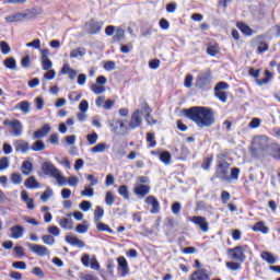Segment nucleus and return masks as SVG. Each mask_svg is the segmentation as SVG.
<instances>
[{
	"label": "nucleus",
	"mask_w": 280,
	"mask_h": 280,
	"mask_svg": "<svg viewBox=\"0 0 280 280\" xmlns=\"http://www.w3.org/2000/svg\"><path fill=\"white\" fill-rule=\"evenodd\" d=\"M58 222L61 229H68V231H71V229H73V219L61 218Z\"/></svg>",
	"instance_id": "c756f323"
},
{
	"label": "nucleus",
	"mask_w": 280,
	"mask_h": 280,
	"mask_svg": "<svg viewBox=\"0 0 280 280\" xmlns=\"http://www.w3.org/2000/svg\"><path fill=\"white\" fill-rule=\"evenodd\" d=\"M186 117L199 128H211L215 124L213 109L208 107H192L185 110Z\"/></svg>",
	"instance_id": "f257e3e1"
},
{
	"label": "nucleus",
	"mask_w": 280,
	"mask_h": 280,
	"mask_svg": "<svg viewBox=\"0 0 280 280\" xmlns=\"http://www.w3.org/2000/svg\"><path fill=\"white\" fill-rule=\"evenodd\" d=\"M224 91H229V83L226 82H219L214 88L215 97L223 104H225L228 98V94Z\"/></svg>",
	"instance_id": "9b49d317"
},
{
	"label": "nucleus",
	"mask_w": 280,
	"mask_h": 280,
	"mask_svg": "<svg viewBox=\"0 0 280 280\" xmlns=\"http://www.w3.org/2000/svg\"><path fill=\"white\" fill-rule=\"evenodd\" d=\"M26 47H33V49H40V39H34L33 42L27 43Z\"/></svg>",
	"instance_id": "774afa93"
},
{
	"label": "nucleus",
	"mask_w": 280,
	"mask_h": 280,
	"mask_svg": "<svg viewBox=\"0 0 280 280\" xmlns=\"http://www.w3.org/2000/svg\"><path fill=\"white\" fill-rule=\"evenodd\" d=\"M95 224H96V229L98 231H105L106 233H113V230L106 223H102L98 221V222H95Z\"/></svg>",
	"instance_id": "de8ad7c7"
},
{
	"label": "nucleus",
	"mask_w": 280,
	"mask_h": 280,
	"mask_svg": "<svg viewBox=\"0 0 280 280\" xmlns=\"http://www.w3.org/2000/svg\"><path fill=\"white\" fill-rule=\"evenodd\" d=\"M211 70L206 71L205 73L200 74L197 79V86H205L211 83Z\"/></svg>",
	"instance_id": "f3484780"
},
{
	"label": "nucleus",
	"mask_w": 280,
	"mask_h": 280,
	"mask_svg": "<svg viewBox=\"0 0 280 280\" xmlns=\"http://www.w3.org/2000/svg\"><path fill=\"white\" fill-rule=\"evenodd\" d=\"M160 160L162 163H164V165H170V163H172V154H170L167 151H164L160 154Z\"/></svg>",
	"instance_id": "58836bf2"
},
{
	"label": "nucleus",
	"mask_w": 280,
	"mask_h": 280,
	"mask_svg": "<svg viewBox=\"0 0 280 280\" xmlns=\"http://www.w3.org/2000/svg\"><path fill=\"white\" fill-rule=\"evenodd\" d=\"M4 67H7V69H11L12 71H16V60L12 57H8L4 61H3Z\"/></svg>",
	"instance_id": "f704fd0d"
},
{
	"label": "nucleus",
	"mask_w": 280,
	"mask_h": 280,
	"mask_svg": "<svg viewBox=\"0 0 280 280\" xmlns=\"http://www.w3.org/2000/svg\"><path fill=\"white\" fill-rule=\"evenodd\" d=\"M24 186L26 189H38L40 187V184L38 180H36L35 176H30L24 182Z\"/></svg>",
	"instance_id": "a878e982"
},
{
	"label": "nucleus",
	"mask_w": 280,
	"mask_h": 280,
	"mask_svg": "<svg viewBox=\"0 0 280 280\" xmlns=\"http://www.w3.org/2000/svg\"><path fill=\"white\" fill-rule=\"evenodd\" d=\"M261 126V119L253 118L252 121L248 124V127L252 129L259 128Z\"/></svg>",
	"instance_id": "e2e57ef3"
},
{
	"label": "nucleus",
	"mask_w": 280,
	"mask_h": 280,
	"mask_svg": "<svg viewBox=\"0 0 280 280\" xmlns=\"http://www.w3.org/2000/svg\"><path fill=\"white\" fill-rule=\"evenodd\" d=\"M77 233L84 234L89 232V225L84 223H79L75 228Z\"/></svg>",
	"instance_id": "13d9d810"
},
{
	"label": "nucleus",
	"mask_w": 280,
	"mask_h": 280,
	"mask_svg": "<svg viewBox=\"0 0 280 280\" xmlns=\"http://www.w3.org/2000/svg\"><path fill=\"white\" fill-rule=\"evenodd\" d=\"M226 268H229V270H232L233 272H235L242 268V265H240L238 262H235V261H229V262H226Z\"/></svg>",
	"instance_id": "864d4df0"
},
{
	"label": "nucleus",
	"mask_w": 280,
	"mask_h": 280,
	"mask_svg": "<svg viewBox=\"0 0 280 280\" xmlns=\"http://www.w3.org/2000/svg\"><path fill=\"white\" fill-rule=\"evenodd\" d=\"M44 13L45 11L43 10V8H33L24 12V20L26 21V19H36V16H42V14Z\"/></svg>",
	"instance_id": "dca6fc26"
},
{
	"label": "nucleus",
	"mask_w": 280,
	"mask_h": 280,
	"mask_svg": "<svg viewBox=\"0 0 280 280\" xmlns=\"http://www.w3.org/2000/svg\"><path fill=\"white\" fill-rule=\"evenodd\" d=\"M190 222L199 226L200 231H202L203 233H207V231H209V222L203 217H192L190 219Z\"/></svg>",
	"instance_id": "f8f14e48"
},
{
	"label": "nucleus",
	"mask_w": 280,
	"mask_h": 280,
	"mask_svg": "<svg viewBox=\"0 0 280 280\" xmlns=\"http://www.w3.org/2000/svg\"><path fill=\"white\" fill-rule=\"evenodd\" d=\"M207 52L209 56H217L220 54V48H218V46H209Z\"/></svg>",
	"instance_id": "680f3d73"
},
{
	"label": "nucleus",
	"mask_w": 280,
	"mask_h": 280,
	"mask_svg": "<svg viewBox=\"0 0 280 280\" xmlns=\"http://www.w3.org/2000/svg\"><path fill=\"white\" fill-rule=\"evenodd\" d=\"M141 115H143L142 106L132 113L131 118L128 122V128L130 130L140 128L141 124H143V118L141 117Z\"/></svg>",
	"instance_id": "6e6552de"
},
{
	"label": "nucleus",
	"mask_w": 280,
	"mask_h": 280,
	"mask_svg": "<svg viewBox=\"0 0 280 280\" xmlns=\"http://www.w3.org/2000/svg\"><path fill=\"white\" fill-rule=\"evenodd\" d=\"M47 72L44 74V80H54V78H56V70L54 69H49L46 70Z\"/></svg>",
	"instance_id": "052dcab7"
},
{
	"label": "nucleus",
	"mask_w": 280,
	"mask_h": 280,
	"mask_svg": "<svg viewBox=\"0 0 280 280\" xmlns=\"http://www.w3.org/2000/svg\"><path fill=\"white\" fill-rule=\"evenodd\" d=\"M190 280H209V271L207 269H198L190 276Z\"/></svg>",
	"instance_id": "412c9836"
},
{
	"label": "nucleus",
	"mask_w": 280,
	"mask_h": 280,
	"mask_svg": "<svg viewBox=\"0 0 280 280\" xmlns=\"http://www.w3.org/2000/svg\"><path fill=\"white\" fill-rule=\"evenodd\" d=\"M147 205H151L152 210L151 213H159V209H161V206L159 203V200L154 196H149L145 199Z\"/></svg>",
	"instance_id": "b1692460"
},
{
	"label": "nucleus",
	"mask_w": 280,
	"mask_h": 280,
	"mask_svg": "<svg viewBox=\"0 0 280 280\" xmlns=\"http://www.w3.org/2000/svg\"><path fill=\"white\" fill-rule=\"evenodd\" d=\"M40 57L39 60L42 62V69L44 71H49L51 67H54V62H51V59H49V56H51V52L48 48H43L39 50Z\"/></svg>",
	"instance_id": "1a4fd4ad"
},
{
	"label": "nucleus",
	"mask_w": 280,
	"mask_h": 280,
	"mask_svg": "<svg viewBox=\"0 0 280 280\" xmlns=\"http://www.w3.org/2000/svg\"><path fill=\"white\" fill-rule=\"evenodd\" d=\"M0 51L4 56H8V54H11L12 48H10V45L7 44V42H0Z\"/></svg>",
	"instance_id": "c03bdc74"
},
{
	"label": "nucleus",
	"mask_w": 280,
	"mask_h": 280,
	"mask_svg": "<svg viewBox=\"0 0 280 280\" xmlns=\"http://www.w3.org/2000/svg\"><path fill=\"white\" fill-rule=\"evenodd\" d=\"M118 194L119 196H122V198H125V200H128L130 198V194L128 191V186L122 185L118 188Z\"/></svg>",
	"instance_id": "79ce46f5"
},
{
	"label": "nucleus",
	"mask_w": 280,
	"mask_h": 280,
	"mask_svg": "<svg viewBox=\"0 0 280 280\" xmlns=\"http://www.w3.org/2000/svg\"><path fill=\"white\" fill-rule=\"evenodd\" d=\"M106 150H108V144H106V142H100L98 144L94 145L90 152H92V154H100L102 152H106Z\"/></svg>",
	"instance_id": "c85d7f7f"
},
{
	"label": "nucleus",
	"mask_w": 280,
	"mask_h": 280,
	"mask_svg": "<svg viewBox=\"0 0 280 280\" xmlns=\"http://www.w3.org/2000/svg\"><path fill=\"white\" fill-rule=\"evenodd\" d=\"M109 128L114 135H118L119 137H124V135H128V127L121 119H113Z\"/></svg>",
	"instance_id": "0eeeda50"
},
{
	"label": "nucleus",
	"mask_w": 280,
	"mask_h": 280,
	"mask_svg": "<svg viewBox=\"0 0 280 280\" xmlns=\"http://www.w3.org/2000/svg\"><path fill=\"white\" fill-rule=\"evenodd\" d=\"M118 265L121 268V273L124 276L128 275V260H126L124 257H119Z\"/></svg>",
	"instance_id": "c9c22d12"
},
{
	"label": "nucleus",
	"mask_w": 280,
	"mask_h": 280,
	"mask_svg": "<svg viewBox=\"0 0 280 280\" xmlns=\"http://www.w3.org/2000/svg\"><path fill=\"white\" fill-rule=\"evenodd\" d=\"M152 109H150V106L147 105V103H142V115L145 116L147 122L152 126V124H156L154 118L151 116Z\"/></svg>",
	"instance_id": "5701e85b"
},
{
	"label": "nucleus",
	"mask_w": 280,
	"mask_h": 280,
	"mask_svg": "<svg viewBox=\"0 0 280 280\" xmlns=\"http://www.w3.org/2000/svg\"><path fill=\"white\" fill-rule=\"evenodd\" d=\"M104 218V208L97 206L94 211V222H100Z\"/></svg>",
	"instance_id": "a19ab883"
},
{
	"label": "nucleus",
	"mask_w": 280,
	"mask_h": 280,
	"mask_svg": "<svg viewBox=\"0 0 280 280\" xmlns=\"http://www.w3.org/2000/svg\"><path fill=\"white\" fill-rule=\"evenodd\" d=\"M10 167V159L2 158L0 160V172H3L4 170H8Z\"/></svg>",
	"instance_id": "6e6d98bb"
},
{
	"label": "nucleus",
	"mask_w": 280,
	"mask_h": 280,
	"mask_svg": "<svg viewBox=\"0 0 280 280\" xmlns=\"http://www.w3.org/2000/svg\"><path fill=\"white\" fill-rule=\"evenodd\" d=\"M253 231L255 232H260L264 233V235H267L268 231H270V229H268V226H266V224L261 221H259L258 223H256L253 226Z\"/></svg>",
	"instance_id": "7c9ffc66"
},
{
	"label": "nucleus",
	"mask_w": 280,
	"mask_h": 280,
	"mask_svg": "<svg viewBox=\"0 0 280 280\" xmlns=\"http://www.w3.org/2000/svg\"><path fill=\"white\" fill-rule=\"evenodd\" d=\"M11 183H13V185H21V183H23V176L19 173L11 174Z\"/></svg>",
	"instance_id": "49530a36"
},
{
	"label": "nucleus",
	"mask_w": 280,
	"mask_h": 280,
	"mask_svg": "<svg viewBox=\"0 0 280 280\" xmlns=\"http://www.w3.org/2000/svg\"><path fill=\"white\" fill-rule=\"evenodd\" d=\"M19 106H20V110H22L24 115H27V113H30V107H31L30 102L23 101L19 104Z\"/></svg>",
	"instance_id": "603ef678"
},
{
	"label": "nucleus",
	"mask_w": 280,
	"mask_h": 280,
	"mask_svg": "<svg viewBox=\"0 0 280 280\" xmlns=\"http://www.w3.org/2000/svg\"><path fill=\"white\" fill-rule=\"evenodd\" d=\"M124 36H126V32L124 31V28H118L116 31V34L114 35V40H121Z\"/></svg>",
	"instance_id": "69168bd1"
},
{
	"label": "nucleus",
	"mask_w": 280,
	"mask_h": 280,
	"mask_svg": "<svg viewBox=\"0 0 280 280\" xmlns=\"http://www.w3.org/2000/svg\"><path fill=\"white\" fill-rule=\"evenodd\" d=\"M25 235V228L22 225H13L10 228V237L11 240H21Z\"/></svg>",
	"instance_id": "ddd939ff"
},
{
	"label": "nucleus",
	"mask_w": 280,
	"mask_h": 280,
	"mask_svg": "<svg viewBox=\"0 0 280 280\" xmlns=\"http://www.w3.org/2000/svg\"><path fill=\"white\" fill-rule=\"evenodd\" d=\"M49 132H51V126L46 124L40 129H38L34 132L33 138L34 139H45V137H47V135H49Z\"/></svg>",
	"instance_id": "6ab92c4d"
},
{
	"label": "nucleus",
	"mask_w": 280,
	"mask_h": 280,
	"mask_svg": "<svg viewBox=\"0 0 280 280\" xmlns=\"http://www.w3.org/2000/svg\"><path fill=\"white\" fill-rule=\"evenodd\" d=\"M21 21H25L24 13H14L5 18L7 23H21Z\"/></svg>",
	"instance_id": "bb28decb"
},
{
	"label": "nucleus",
	"mask_w": 280,
	"mask_h": 280,
	"mask_svg": "<svg viewBox=\"0 0 280 280\" xmlns=\"http://www.w3.org/2000/svg\"><path fill=\"white\" fill-rule=\"evenodd\" d=\"M42 242H44L47 246H54L56 244V238L52 235L45 234L42 236Z\"/></svg>",
	"instance_id": "ea45409f"
},
{
	"label": "nucleus",
	"mask_w": 280,
	"mask_h": 280,
	"mask_svg": "<svg viewBox=\"0 0 280 280\" xmlns=\"http://www.w3.org/2000/svg\"><path fill=\"white\" fill-rule=\"evenodd\" d=\"M133 192L136 196H139V198H145V196L150 194V186L145 184H136Z\"/></svg>",
	"instance_id": "4468645a"
},
{
	"label": "nucleus",
	"mask_w": 280,
	"mask_h": 280,
	"mask_svg": "<svg viewBox=\"0 0 280 280\" xmlns=\"http://www.w3.org/2000/svg\"><path fill=\"white\" fill-rule=\"evenodd\" d=\"M81 264L85 268H91V270H96L97 272L101 270L100 261L95 255L91 257L89 254H83L81 257Z\"/></svg>",
	"instance_id": "39448f33"
},
{
	"label": "nucleus",
	"mask_w": 280,
	"mask_h": 280,
	"mask_svg": "<svg viewBox=\"0 0 280 280\" xmlns=\"http://www.w3.org/2000/svg\"><path fill=\"white\" fill-rule=\"evenodd\" d=\"M31 250L32 253H34L35 255H38L39 257H45V255H48L47 247L44 245L31 246Z\"/></svg>",
	"instance_id": "cd10ccee"
},
{
	"label": "nucleus",
	"mask_w": 280,
	"mask_h": 280,
	"mask_svg": "<svg viewBox=\"0 0 280 280\" xmlns=\"http://www.w3.org/2000/svg\"><path fill=\"white\" fill-rule=\"evenodd\" d=\"M105 202L108 205V207H113L115 205V195L113 191H107L105 195Z\"/></svg>",
	"instance_id": "37998d69"
},
{
	"label": "nucleus",
	"mask_w": 280,
	"mask_h": 280,
	"mask_svg": "<svg viewBox=\"0 0 280 280\" xmlns=\"http://www.w3.org/2000/svg\"><path fill=\"white\" fill-rule=\"evenodd\" d=\"M51 196H54V190L51 188H47L44 194L40 196V200L43 202H47V200H49V198H51Z\"/></svg>",
	"instance_id": "8fccbe9b"
},
{
	"label": "nucleus",
	"mask_w": 280,
	"mask_h": 280,
	"mask_svg": "<svg viewBox=\"0 0 280 280\" xmlns=\"http://www.w3.org/2000/svg\"><path fill=\"white\" fill-rule=\"evenodd\" d=\"M270 148V138L267 136H256L252 142V152L255 156H259V154H264L266 150Z\"/></svg>",
	"instance_id": "f03ea898"
},
{
	"label": "nucleus",
	"mask_w": 280,
	"mask_h": 280,
	"mask_svg": "<svg viewBox=\"0 0 280 280\" xmlns=\"http://www.w3.org/2000/svg\"><path fill=\"white\" fill-rule=\"evenodd\" d=\"M67 244H70V246H75L77 248H84V242L78 238L75 235H66L65 237Z\"/></svg>",
	"instance_id": "a211bd4d"
},
{
	"label": "nucleus",
	"mask_w": 280,
	"mask_h": 280,
	"mask_svg": "<svg viewBox=\"0 0 280 280\" xmlns=\"http://www.w3.org/2000/svg\"><path fill=\"white\" fill-rule=\"evenodd\" d=\"M192 82H194V75L187 74L184 81V86H186V89H191Z\"/></svg>",
	"instance_id": "bf43d9fd"
},
{
	"label": "nucleus",
	"mask_w": 280,
	"mask_h": 280,
	"mask_svg": "<svg viewBox=\"0 0 280 280\" xmlns=\"http://www.w3.org/2000/svg\"><path fill=\"white\" fill-rule=\"evenodd\" d=\"M92 93H94V95H102L103 93H106V86L104 85H100V84H92L90 86Z\"/></svg>",
	"instance_id": "473e14b6"
},
{
	"label": "nucleus",
	"mask_w": 280,
	"mask_h": 280,
	"mask_svg": "<svg viewBox=\"0 0 280 280\" xmlns=\"http://www.w3.org/2000/svg\"><path fill=\"white\" fill-rule=\"evenodd\" d=\"M66 183H68L69 187H78L80 179L75 176H70L68 179H66Z\"/></svg>",
	"instance_id": "4d7b16f0"
},
{
	"label": "nucleus",
	"mask_w": 280,
	"mask_h": 280,
	"mask_svg": "<svg viewBox=\"0 0 280 280\" xmlns=\"http://www.w3.org/2000/svg\"><path fill=\"white\" fill-rule=\"evenodd\" d=\"M45 148H46L45 142H43V140H37L32 144L31 150L33 152H43Z\"/></svg>",
	"instance_id": "72a5a7b5"
},
{
	"label": "nucleus",
	"mask_w": 280,
	"mask_h": 280,
	"mask_svg": "<svg viewBox=\"0 0 280 280\" xmlns=\"http://www.w3.org/2000/svg\"><path fill=\"white\" fill-rule=\"evenodd\" d=\"M3 126H8L12 137H21L23 135V122L19 119L3 121Z\"/></svg>",
	"instance_id": "20e7f679"
},
{
	"label": "nucleus",
	"mask_w": 280,
	"mask_h": 280,
	"mask_svg": "<svg viewBox=\"0 0 280 280\" xmlns=\"http://www.w3.org/2000/svg\"><path fill=\"white\" fill-rule=\"evenodd\" d=\"M98 139H100V136L96 132H92L86 136V140L90 143V145H95Z\"/></svg>",
	"instance_id": "a18cd8bd"
},
{
	"label": "nucleus",
	"mask_w": 280,
	"mask_h": 280,
	"mask_svg": "<svg viewBox=\"0 0 280 280\" xmlns=\"http://www.w3.org/2000/svg\"><path fill=\"white\" fill-rule=\"evenodd\" d=\"M245 248L247 246H236L234 248L228 249V255L232 257V259H235V261H245L246 260V254H244Z\"/></svg>",
	"instance_id": "9d476101"
},
{
	"label": "nucleus",
	"mask_w": 280,
	"mask_h": 280,
	"mask_svg": "<svg viewBox=\"0 0 280 280\" xmlns=\"http://www.w3.org/2000/svg\"><path fill=\"white\" fill-rule=\"evenodd\" d=\"M79 207L82 211L86 212L91 209V207H93V205L91 201H82Z\"/></svg>",
	"instance_id": "338daca9"
},
{
	"label": "nucleus",
	"mask_w": 280,
	"mask_h": 280,
	"mask_svg": "<svg viewBox=\"0 0 280 280\" xmlns=\"http://www.w3.org/2000/svg\"><path fill=\"white\" fill-rule=\"evenodd\" d=\"M21 172L24 176H30L34 172V164L30 160H26L21 165Z\"/></svg>",
	"instance_id": "393cba45"
},
{
	"label": "nucleus",
	"mask_w": 280,
	"mask_h": 280,
	"mask_svg": "<svg viewBox=\"0 0 280 280\" xmlns=\"http://www.w3.org/2000/svg\"><path fill=\"white\" fill-rule=\"evenodd\" d=\"M79 110L81 113H88L89 112V102H86L85 100L81 101L79 104Z\"/></svg>",
	"instance_id": "0e129e2a"
},
{
	"label": "nucleus",
	"mask_w": 280,
	"mask_h": 280,
	"mask_svg": "<svg viewBox=\"0 0 280 280\" xmlns=\"http://www.w3.org/2000/svg\"><path fill=\"white\" fill-rule=\"evenodd\" d=\"M237 27H238V30H241V32H242L243 34H245V36H252V35H253V30H250V26H248V25H246V24L240 22V23L237 24Z\"/></svg>",
	"instance_id": "e433bc0d"
},
{
	"label": "nucleus",
	"mask_w": 280,
	"mask_h": 280,
	"mask_svg": "<svg viewBox=\"0 0 280 280\" xmlns=\"http://www.w3.org/2000/svg\"><path fill=\"white\" fill-rule=\"evenodd\" d=\"M217 178L225 180L226 183L231 182V165L226 162H221L217 168Z\"/></svg>",
	"instance_id": "423d86ee"
},
{
	"label": "nucleus",
	"mask_w": 280,
	"mask_h": 280,
	"mask_svg": "<svg viewBox=\"0 0 280 280\" xmlns=\"http://www.w3.org/2000/svg\"><path fill=\"white\" fill-rule=\"evenodd\" d=\"M12 268H15V270H27V265L25 261H14L12 262Z\"/></svg>",
	"instance_id": "5fc2aeb1"
},
{
	"label": "nucleus",
	"mask_w": 280,
	"mask_h": 280,
	"mask_svg": "<svg viewBox=\"0 0 280 280\" xmlns=\"http://www.w3.org/2000/svg\"><path fill=\"white\" fill-rule=\"evenodd\" d=\"M13 145L15 148V152H21L22 154H25L30 151V143L25 140H15Z\"/></svg>",
	"instance_id": "2eb2a0df"
},
{
	"label": "nucleus",
	"mask_w": 280,
	"mask_h": 280,
	"mask_svg": "<svg viewBox=\"0 0 280 280\" xmlns=\"http://www.w3.org/2000/svg\"><path fill=\"white\" fill-rule=\"evenodd\" d=\"M42 171L45 174V176H51L55 178L58 183V185L65 186L67 185V178L60 174L58 168L54 165L51 162H45L42 165Z\"/></svg>",
	"instance_id": "7ed1b4c3"
},
{
	"label": "nucleus",
	"mask_w": 280,
	"mask_h": 280,
	"mask_svg": "<svg viewBox=\"0 0 280 280\" xmlns=\"http://www.w3.org/2000/svg\"><path fill=\"white\" fill-rule=\"evenodd\" d=\"M47 231L50 235H54L55 237L60 236V228H58L56 225L48 226Z\"/></svg>",
	"instance_id": "3c124183"
},
{
	"label": "nucleus",
	"mask_w": 280,
	"mask_h": 280,
	"mask_svg": "<svg viewBox=\"0 0 280 280\" xmlns=\"http://www.w3.org/2000/svg\"><path fill=\"white\" fill-rule=\"evenodd\" d=\"M90 26L92 34H98V32H102V24L100 22H91Z\"/></svg>",
	"instance_id": "09e8293b"
},
{
	"label": "nucleus",
	"mask_w": 280,
	"mask_h": 280,
	"mask_svg": "<svg viewBox=\"0 0 280 280\" xmlns=\"http://www.w3.org/2000/svg\"><path fill=\"white\" fill-rule=\"evenodd\" d=\"M62 75H69L70 80H75V77L78 75V71L75 69L71 68L69 63H63V67L60 71Z\"/></svg>",
	"instance_id": "4be33fe9"
},
{
	"label": "nucleus",
	"mask_w": 280,
	"mask_h": 280,
	"mask_svg": "<svg viewBox=\"0 0 280 280\" xmlns=\"http://www.w3.org/2000/svg\"><path fill=\"white\" fill-rule=\"evenodd\" d=\"M260 257L261 259H264V261H267V264H270V265L277 264V258H275V256L269 252H262L260 254Z\"/></svg>",
	"instance_id": "2f4dec72"
},
{
	"label": "nucleus",
	"mask_w": 280,
	"mask_h": 280,
	"mask_svg": "<svg viewBox=\"0 0 280 280\" xmlns=\"http://www.w3.org/2000/svg\"><path fill=\"white\" fill-rule=\"evenodd\" d=\"M81 196H84L85 198H93L95 196V190L93 189V186H85L84 189L81 191Z\"/></svg>",
	"instance_id": "4c0bfd02"
},
{
	"label": "nucleus",
	"mask_w": 280,
	"mask_h": 280,
	"mask_svg": "<svg viewBox=\"0 0 280 280\" xmlns=\"http://www.w3.org/2000/svg\"><path fill=\"white\" fill-rule=\"evenodd\" d=\"M86 56V48L78 47L70 51V58L72 60H80V58H84Z\"/></svg>",
	"instance_id": "aec40b11"
}]
</instances>
